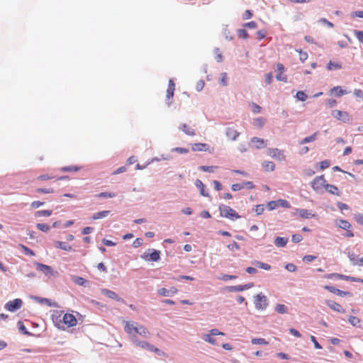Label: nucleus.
<instances>
[{
    "label": "nucleus",
    "mask_w": 363,
    "mask_h": 363,
    "mask_svg": "<svg viewBox=\"0 0 363 363\" xmlns=\"http://www.w3.org/2000/svg\"><path fill=\"white\" fill-rule=\"evenodd\" d=\"M51 320L54 325L61 330H65L77 325L76 317L72 313H65L64 311L54 310L51 315Z\"/></svg>",
    "instance_id": "1"
},
{
    "label": "nucleus",
    "mask_w": 363,
    "mask_h": 363,
    "mask_svg": "<svg viewBox=\"0 0 363 363\" xmlns=\"http://www.w3.org/2000/svg\"><path fill=\"white\" fill-rule=\"evenodd\" d=\"M219 211L220 216L231 220L238 219L240 218V216L234 209L226 205H220L219 206Z\"/></svg>",
    "instance_id": "2"
},
{
    "label": "nucleus",
    "mask_w": 363,
    "mask_h": 363,
    "mask_svg": "<svg viewBox=\"0 0 363 363\" xmlns=\"http://www.w3.org/2000/svg\"><path fill=\"white\" fill-rule=\"evenodd\" d=\"M327 184L324 175L316 177L311 182V186L316 192H322L325 189Z\"/></svg>",
    "instance_id": "3"
},
{
    "label": "nucleus",
    "mask_w": 363,
    "mask_h": 363,
    "mask_svg": "<svg viewBox=\"0 0 363 363\" xmlns=\"http://www.w3.org/2000/svg\"><path fill=\"white\" fill-rule=\"evenodd\" d=\"M254 303L257 310H265L268 306V300L266 296L259 294L254 298Z\"/></svg>",
    "instance_id": "4"
},
{
    "label": "nucleus",
    "mask_w": 363,
    "mask_h": 363,
    "mask_svg": "<svg viewBox=\"0 0 363 363\" xmlns=\"http://www.w3.org/2000/svg\"><path fill=\"white\" fill-rule=\"evenodd\" d=\"M223 332L219 331L218 329H211L207 334H203L202 336L203 340L213 345H217L218 342L213 336L224 335Z\"/></svg>",
    "instance_id": "5"
},
{
    "label": "nucleus",
    "mask_w": 363,
    "mask_h": 363,
    "mask_svg": "<svg viewBox=\"0 0 363 363\" xmlns=\"http://www.w3.org/2000/svg\"><path fill=\"white\" fill-rule=\"evenodd\" d=\"M36 269L43 273L47 277H58L59 273L55 271L50 266L42 263H36Z\"/></svg>",
    "instance_id": "6"
},
{
    "label": "nucleus",
    "mask_w": 363,
    "mask_h": 363,
    "mask_svg": "<svg viewBox=\"0 0 363 363\" xmlns=\"http://www.w3.org/2000/svg\"><path fill=\"white\" fill-rule=\"evenodd\" d=\"M335 225L337 227H339L340 228L343 229L347 231L346 233L345 234V237H347V238L354 237V233L350 230L352 225L347 220H342V219L337 220L335 221Z\"/></svg>",
    "instance_id": "7"
},
{
    "label": "nucleus",
    "mask_w": 363,
    "mask_h": 363,
    "mask_svg": "<svg viewBox=\"0 0 363 363\" xmlns=\"http://www.w3.org/2000/svg\"><path fill=\"white\" fill-rule=\"evenodd\" d=\"M332 116L338 121L347 123L350 121V116L347 111L334 110L332 111Z\"/></svg>",
    "instance_id": "8"
},
{
    "label": "nucleus",
    "mask_w": 363,
    "mask_h": 363,
    "mask_svg": "<svg viewBox=\"0 0 363 363\" xmlns=\"http://www.w3.org/2000/svg\"><path fill=\"white\" fill-rule=\"evenodd\" d=\"M23 304V301L20 298H16L13 301H10L5 305V308L9 311H15L19 309Z\"/></svg>",
    "instance_id": "9"
},
{
    "label": "nucleus",
    "mask_w": 363,
    "mask_h": 363,
    "mask_svg": "<svg viewBox=\"0 0 363 363\" xmlns=\"http://www.w3.org/2000/svg\"><path fill=\"white\" fill-rule=\"evenodd\" d=\"M267 154L271 157L279 161H283L285 160V155L284 152L277 148H270L267 150Z\"/></svg>",
    "instance_id": "10"
},
{
    "label": "nucleus",
    "mask_w": 363,
    "mask_h": 363,
    "mask_svg": "<svg viewBox=\"0 0 363 363\" xmlns=\"http://www.w3.org/2000/svg\"><path fill=\"white\" fill-rule=\"evenodd\" d=\"M141 258L145 261L157 262L160 259V252L156 250H152L151 253L145 252L141 256Z\"/></svg>",
    "instance_id": "11"
},
{
    "label": "nucleus",
    "mask_w": 363,
    "mask_h": 363,
    "mask_svg": "<svg viewBox=\"0 0 363 363\" xmlns=\"http://www.w3.org/2000/svg\"><path fill=\"white\" fill-rule=\"evenodd\" d=\"M138 327V324L135 322L127 321L125 325L124 330L125 331L131 336V338L133 336H136V331Z\"/></svg>",
    "instance_id": "12"
},
{
    "label": "nucleus",
    "mask_w": 363,
    "mask_h": 363,
    "mask_svg": "<svg viewBox=\"0 0 363 363\" xmlns=\"http://www.w3.org/2000/svg\"><path fill=\"white\" fill-rule=\"evenodd\" d=\"M131 340H132L133 343L136 347H140L142 349L147 350H149V351L150 350L152 345H150L147 342L143 341V340H139L138 338L136 336H133L131 338Z\"/></svg>",
    "instance_id": "13"
},
{
    "label": "nucleus",
    "mask_w": 363,
    "mask_h": 363,
    "mask_svg": "<svg viewBox=\"0 0 363 363\" xmlns=\"http://www.w3.org/2000/svg\"><path fill=\"white\" fill-rule=\"evenodd\" d=\"M295 214L302 218H311L315 216V213H313L311 211L303 208H296Z\"/></svg>",
    "instance_id": "14"
},
{
    "label": "nucleus",
    "mask_w": 363,
    "mask_h": 363,
    "mask_svg": "<svg viewBox=\"0 0 363 363\" xmlns=\"http://www.w3.org/2000/svg\"><path fill=\"white\" fill-rule=\"evenodd\" d=\"M324 289L329 291L330 292L337 294L340 296H352L350 292L340 290V289H336L332 286H325Z\"/></svg>",
    "instance_id": "15"
},
{
    "label": "nucleus",
    "mask_w": 363,
    "mask_h": 363,
    "mask_svg": "<svg viewBox=\"0 0 363 363\" xmlns=\"http://www.w3.org/2000/svg\"><path fill=\"white\" fill-rule=\"evenodd\" d=\"M191 150L194 152L209 151V145L206 143H198L191 144Z\"/></svg>",
    "instance_id": "16"
},
{
    "label": "nucleus",
    "mask_w": 363,
    "mask_h": 363,
    "mask_svg": "<svg viewBox=\"0 0 363 363\" xmlns=\"http://www.w3.org/2000/svg\"><path fill=\"white\" fill-rule=\"evenodd\" d=\"M253 286V284H247L245 285H238V286H228V291H242L246 289H249Z\"/></svg>",
    "instance_id": "17"
},
{
    "label": "nucleus",
    "mask_w": 363,
    "mask_h": 363,
    "mask_svg": "<svg viewBox=\"0 0 363 363\" xmlns=\"http://www.w3.org/2000/svg\"><path fill=\"white\" fill-rule=\"evenodd\" d=\"M325 303L332 310L335 311L339 313L345 312V310L342 308V306L335 301L327 300L325 301Z\"/></svg>",
    "instance_id": "18"
},
{
    "label": "nucleus",
    "mask_w": 363,
    "mask_h": 363,
    "mask_svg": "<svg viewBox=\"0 0 363 363\" xmlns=\"http://www.w3.org/2000/svg\"><path fill=\"white\" fill-rule=\"evenodd\" d=\"M179 129L188 135L194 136L196 135L195 130L186 123L181 124Z\"/></svg>",
    "instance_id": "19"
},
{
    "label": "nucleus",
    "mask_w": 363,
    "mask_h": 363,
    "mask_svg": "<svg viewBox=\"0 0 363 363\" xmlns=\"http://www.w3.org/2000/svg\"><path fill=\"white\" fill-rule=\"evenodd\" d=\"M160 295L162 296H170L177 293V289L175 287H172L170 289L162 288L158 290Z\"/></svg>",
    "instance_id": "20"
},
{
    "label": "nucleus",
    "mask_w": 363,
    "mask_h": 363,
    "mask_svg": "<svg viewBox=\"0 0 363 363\" xmlns=\"http://www.w3.org/2000/svg\"><path fill=\"white\" fill-rule=\"evenodd\" d=\"M227 137L232 140H235L239 135V133L234 128H227L225 130Z\"/></svg>",
    "instance_id": "21"
},
{
    "label": "nucleus",
    "mask_w": 363,
    "mask_h": 363,
    "mask_svg": "<svg viewBox=\"0 0 363 363\" xmlns=\"http://www.w3.org/2000/svg\"><path fill=\"white\" fill-rule=\"evenodd\" d=\"M102 294L107 296L109 298L116 300L118 301H121V298L118 296L116 293L109 289H104L101 291Z\"/></svg>",
    "instance_id": "22"
},
{
    "label": "nucleus",
    "mask_w": 363,
    "mask_h": 363,
    "mask_svg": "<svg viewBox=\"0 0 363 363\" xmlns=\"http://www.w3.org/2000/svg\"><path fill=\"white\" fill-rule=\"evenodd\" d=\"M195 185L199 189L200 194L203 196H209L208 193L206 192V190H205L206 186L204 185V184L201 180L197 179L195 182Z\"/></svg>",
    "instance_id": "23"
},
{
    "label": "nucleus",
    "mask_w": 363,
    "mask_h": 363,
    "mask_svg": "<svg viewBox=\"0 0 363 363\" xmlns=\"http://www.w3.org/2000/svg\"><path fill=\"white\" fill-rule=\"evenodd\" d=\"M325 190L330 194L335 196L340 195V191L339 189L335 185L328 184Z\"/></svg>",
    "instance_id": "24"
},
{
    "label": "nucleus",
    "mask_w": 363,
    "mask_h": 363,
    "mask_svg": "<svg viewBox=\"0 0 363 363\" xmlns=\"http://www.w3.org/2000/svg\"><path fill=\"white\" fill-rule=\"evenodd\" d=\"M330 92L336 96H341L347 93L346 90L342 89L340 86H334L330 89Z\"/></svg>",
    "instance_id": "25"
},
{
    "label": "nucleus",
    "mask_w": 363,
    "mask_h": 363,
    "mask_svg": "<svg viewBox=\"0 0 363 363\" xmlns=\"http://www.w3.org/2000/svg\"><path fill=\"white\" fill-rule=\"evenodd\" d=\"M136 334H138L144 337H149L150 336V331L144 326L139 325L136 331Z\"/></svg>",
    "instance_id": "26"
},
{
    "label": "nucleus",
    "mask_w": 363,
    "mask_h": 363,
    "mask_svg": "<svg viewBox=\"0 0 363 363\" xmlns=\"http://www.w3.org/2000/svg\"><path fill=\"white\" fill-rule=\"evenodd\" d=\"M55 246L58 249H62L66 251H71L72 250V247L69 245H68L67 242L62 241H56L55 242Z\"/></svg>",
    "instance_id": "27"
},
{
    "label": "nucleus",
    "mask_w": 363,
    "mask_h": 363,
    "mask_svg": "<svg viewBox=\"0 0 363 363\" xmlns=\"http://www.w3.org/2000/svg\"><path fill=\"white\" fill-rule=\"evenodd\" d=\"M288 239L283 237H277L274 240V244L277 247H284L286 245Z\"/></svg>",
    "instance_id": "28"
},
{
    "label": "nucleus",
    "mask_w": 363,
    "mask_h": 363,
    "mask_svg": "<svg viewBox=\"0 0 363 363\" xmlns=\"http://www.w3.org/2000/svg\"><path fill=\"white\" fill-rule=\"evenodd\" d=\"M251 142L255 144L257 148H262L265 146V142L263 139L254 137L251 139Z\"/></svg>",
    "instance_id": "29"
},
{
    "label": "nucleus",
    "mask_w": 363,
    "mask_h": 363,
    "mask_svg": "<svg viewBox=\"0 0 363 363\" xmlns=\"http://www.w3.org/2000/svg\"><path fill=\"white\" fill-rule=\"evenodd\" d=\"M317 135H318V133L315 132L313 135H311V136H308V137H306V138H303L302 140L299 141L298 143H299V145H303L305 143L313 142L314 140H316Z\"/></svg>",
    "instance_id": "30"
},
{
    "label": "nucleus",
    "mask_w": 363,
    "mask_h": 363,
    "mask_svg": "<svg viewBox=\"0 0 363 363\" xmlns=\"http://www.w3.org/2000/svg\"><path fill=\"white\" fill-rule=\"evenodd\" d=\"M72 281L79 286H85L87 283V281L83 277L74 276L72 277Z\"/></svg>",
    "instance_id": "31"
},
{
    "label": "nucleus",
    "mask_w": 363,
    "mask_h": 363,
    "mask_svg": "<svg viewBox=\"0 0 363 363\" xmlns=\"http://www.w3.org/2000/svg\"><path fill=\"white\" fill-rule=\"evenodd\" d=\"M109 214H110V211H100V212L94 213L93 215V216H92V218L94 220H97V219H100V218L106 217Z\"/></svg>",
    "instance_id": "32"
},
{
    "label": "nucleus",
    "mask_w": 363,
    "mask_h": 363,
    "mask_svg": "<svg viewBox=\"0 0 363 363\" xmlns=\"http://www.w3.org/2000/svg\"><path fill=\"white\" fill-rule=\"evenodd\" d=\"M275 311L280 314H284L288 312V308L284 304L278 303L275 306Z\"/></svg>",
    "instance_id": "33"
},
{
    "label": "nucleus",
    "mask_w": 363,
    "mask_h": 363,
    "mask_svg": "<svg viewBox=\"0 0 363 363\" xmlns=\"http://www.w3.org/2000/svg\"><path fill=\"white\" fill-rule=\"evenodd\" d=\"M262 167L264 169V170L267 172H272L275 169L274 163L270 161L264 162L262 164Z\"/></svg>",
    "instance_id": "34"
},
{
    "label": "nucleus",
    "mask_w": 363,
    "mask_h": 363,
    "mask_svg": "<svg viewBox=\"0 0 363 363\" xmlns=\"http://www.w3.org/2000/svg\"><path fill=\"white\" fill-rule=\"evenodd\" d=\"M253 264L259 269H263L265 270H269L271 269V266L267 263H264L259 261H255Z\"/></svg>",
    "instance_id": "35"
},
{
    "label": "nucleus",
    "mask_w": 363,
    "mask_h": 363,
    "mask_svg": "<svg viewBox=\"0 0 363 363\" xmlns=\"http://www.w3.org/2000/svg\"><path fill=\"white\" fill-rule=\"evenodd\" d=\"M341 278L342 280L350 281H353V282H360V283L363 284V279L361 278L346 276V275H344V277H341Z\"/></svg>",
    "instance_id": "36"
},
{
    "label": "nucleus",
    "mask_w": 363,
    "mask_h": 363,
    "mask_svg": "<svg viewBox=\"0 0 363 363\" xmlns=\"http://www.w3.org/2000/svg\"><path fill=\"white\" fill-rule=\"evenodd\" d=\"M327 68L329 70L339 69L342 68L341 64L330 61L327 65Z\"/></svg>",
    "instance_id": "37"
},
{
    "label": "nucleus",
    "mask_w": 363,
    "mask_h": 363,
    "mask_svg": "<svg viewBox=\"0 0 363 363\" xmlns=\"http://www.w3.org/2000/svg\"><path fill=\"white\" fill-rule=\"evenodd\" d=\"M19 247L22 249V250L23 251V252L26 255H30V256H34L35 255V252L32 250H30L28 247H26V245L20 244L19 245Z\"/></svg>",
    "instance_id": "38"
},
{
    "label": "nucleus",
    "mask_w": 363,
    "mask_h": 363,
    "mask_svg": "<svg viewBox=\"0 0 363 363\" xmlns=\"http://www.w3.org/2000/svg\"><path fill=\"white\" fill-rule=\"evenodd\" d=\"M296 97L299 101H305L307 99L308 96L304 91H298L296 94Z\"/></svg>",
    "instance_id": "39"
},
{
    "label": "nucleus",
    "mask_w": 363,
    "mask_h": 363,
    "mask_svg": "<svg viewBox=\"0 0 363 363\" xmlns=\"http://www.w3.org/2000/svg\"><path fill=\"white\" fill-rule=\"evenodd\" d=\"M277 203L279 207L281 206L285 208H289L291 207L289 202L284 199H279L277 201Z\"/></svg>",
    "instance_id": "40"
},
{
    "label": "nucleus",
    "mask_w": 363,
    "mask_h": 363,
    "mask_svg": "<svg viewBox=\"0 0 363 363\" xmlns=\"http://www.w3.org/2000/svg\"><path fill=\"white\" fill-rule=\"evenodd\" d=\"M36 227L38 230L45 233L48 232L50 229V226L45 223H38Z\"/></svg>",
    "instance_id": "41"
},
{
    "label": "nucleus",
    "mask_w": 363,
    "mask_h": 363,
    "mask_svg": "<svg viewBox=\"0 0 363 363\" xmlns=\"http://www.w3.org/2000/svg\"><path fill=\"white\" fill-rule=\"evenodd\" d=\"M238 35L242 39H247L249 37L248 33L245 29H239L238 31Z\"/></svg>",
    "instance_id": "42"
},
{
    "label": "nucleus",
    "mask_w": 363,
    "mask_h": 363,
    "mask_svg": "<svg viewBox=\"0 0 363 363\" xmlns=\"http://www.w3.org/2000/svg\"><path fill=\"white\" fill-rule=\"evenodd\" d=\"M348 321L354 326H357L360 323V320L355 316H350Z\"/></svg>",
    "instance_id": "43"
},
{
    "label": "nucleus",
    "mask_w": 363,
    "mask_h": 363,
    "mask_svg": "<svg viewBox=\"0 0 363 363\" xmlns=\"http://www.w3.org/2000/svg\"><path fill=\"white\" fill-rule=\"evenodd\" d=\"M227 247L230 251H235L240 250V245L238 242L233 241L232 243L228 245Z\"/></svg>",
    "instance_id": "44"
},
{
    "label": "nucleus",
    "mask_w": 363,
    "mask_h": 363,
    "mask_svg": "<svg viewBox=\"0 0 363 363\" xmlns=\"http://www.w3.org/2000/svg\"><path fill=\"white\" fill-rule=\"evenodd\" d=\"M252 343L254 345H267L268 342L264 338H254L252 340Z\"/></svg>",
    "instance_id": "45"
},
{
    "label": "nucleus",
    "mask_w": 363,
    "mask_h": 363,
    "mask_svg": "<svg viewBox=\"0 0 363 363\" xmlns=\"http://www.w3.org/2000/svg\"><path fill=\"white\" fill-rule=\"evenodd\" d=\"M80 169V167L76 166H69L65 167L61 169L62 172H77Z\"/></svg>",
    "instance_id": "46"
},
{
    "label": "nucleus",
    "mask_w": 363,
    "mask_h": 363,
    "mask_svg": "<svg viewBox=\"0 0 363 363\" xmlns=\"http://www.w3.org/2000/svg\"><path fill=\"white\" fill-rule=\"evenodd\" d=\"M228 76L225 72H223L220 74V83L223 86H226L228 82Z\"/></svg>",
    "instance_id": "47"
},
{
    "label": "nucleus",
    "mask_w": 363,
    "mask_h": 363,
    "mask_svg": "<svg viewBox=\"0 0 363 363\" xmlns=\"http://www.w3.org/2000/svg\"><path fill=\"white\" fill-rule=\"evenodd\" d=\"M265 123V121L263 118H258L254 121V125L258 128H262Z\"/></svg>",
    "instance_id": "48"
},
{
    "label": "nucleus",
    "mask_w": 363,
    "mask_h": 363,
    "mask_svg": "<svg viewBox=\"0 0 363 363\" xmlns=\"http://www.w3.org/2000/svg\"><path fill=\"white\" fill-rule=\"evenodd\" d=\"M100 198H113L116 196V194L109 192H101L97 195Z\"/></svg>",
    "instance_id": "49"
},
{
    "label": "nucleus",
    "mask_w": 363,
    "mask_h": 363,
    "mask_svg": "<svg viewBox=\"0 0 363 363\" xmlns=\"http://www.w3.org/2000/svg\"><path fill=\"white\" fill-rule=\"evenodd\" d=\"M36 191L38 193H43V194H52L54 193V189L52 188H39L36 189Z\"/></svg>",
    "instance_id": "50"
},
{
    "label": "nucleus",
    "mask_w": 363,
    "mask_h": 363,
    "mask_svg": "<svg viewBox=\"0 0 363 363\" xmlns=\"http://www.w3.org/2000/svg\"><path fill=\"white\" fill-rule=\"evenodd\" d=\"M52 214V211L50 210H43L38 211L36 213V215L38 216H50Z\"/></svg>",
    "instance_id": "51"
},
{
    "label": "nucleus",
    "mask_w": 363,
    "mask_h": 363,
    "mask_svg": "<svg viewBox=\"0 0 363 363\" xmlns=\"http://www.w3.org/2000/svg\"><path fill=\"white\" fill-rule=\"evenodd\" d=\"M172 152H176L179 154H186L189 152V149L184 147H174L172 150Z\"/></svg>",
    "instance_id": "52"
},
{
    "label": "nucleus",
    "mask_w": 363,
    "mask_h": 363,
    "mask_svg": "<svg viewBox=\"0 0 363 363\" xmlns=\"http://www.w3.org/2000/svg\"><path fill=\"white\" fill-rule=\"evenodd\" d=\"M354 34L357 40L363 44V31L362 30H354Z\"/></svg>",
    "instance_id": "53"
},
{
    "label": "nucleus",
    "mask_w": 363,
    "mask_h": 363,
    "mask_svg": "<svg viewBox=\"0 0 363 363\" xmlns=\"http://www.w3.org/2000/svg\"><path fill=\"white\" fill-rule=\"evenodd\" d=\"M354 218L357 223L363 225V214L362 213H356L354 216Z\"/></svg>",
    "instance_id": "54"
},
{
    "label": "nucleus",
    "mask_w": 363,
    "mask_h": 363,
    "mask_svg": "<svg viewBox=\"0 0 363 363\" xmlns=\"http://www.w3.org/2000/svg\"><path fill=\"white\" fill-rule=\"evenodd\" d=\"M264 211V206L263 204L257 205L255 211L257 215H261Z\"/></svg>",
    "instance_id": "55"
},
{
    "label": "nucleus",
    "mask_w": 363,
    "mask_h": 363,
    "mask_svg": "<svg viewBox=\"0 0 363 363\" xmlns=\"http://www.w3.org/2000/svg\"><path fill=\"white\" fill-rule=\"evenodd\" d=\"M341 277H344V275L337 273L328 274L325 275V278L326 279L337 278L339 279H342Z\"/></svg>",
    "instance_id": "56"
},
{
    "label": "nucleus",
    "mask_w": 363,
    "mask_h": 363,
    "mask_svg": "<svg viewBox=\"0 0 363 363\" xmlns=\"http://www.w3.org/2000/svg\"><path fill=\"white\" fill-rule=\"evenodd\" d=\"M216 167L213 166H201L199 169L203 172H213Z\"/></svg>",
    "instance_id": "57"
},
{
    "label": "nucleus",
    "mask_w": 363,
    "mask_h": 363,
    "mask_svg": "<svg viewBox=\"0 0 363 363\" xmlns=\"http://www.w3.org/2000/svg\"><path fill=\"white\" fill-rule=\"evenodd\" d=\"M303 240V237L300 234H295L292 235L291 240L295 242L298 243L300 242Z\"/></svg>",
    "instance_id": "58"
},
{
    "label": "nucleus",
    "mask_w": 363,
    "mask_h": 363,
    "mask_svg": "<svg viewBox=\"0 0 363 363\" xmlns=\"http://www.w3.org/2000/svg\"><path fill=\"white\" fill-rule=\"evenodd\" d=\"M267 206L269 210L272 211L277 208H278V204L277 203V201H272L267 203Z\"/></svg>",
    "instance_id": "59"
},
{
    "label": "nucleus",
    "mask_w": 363,
    "mask_h": 363,
    "mask_svg": "<svg viewBox=\"0 0 363 363\" xmlns=\"http://www.w3.org/2000/svg\"><path fill=\"white\" fill-rule=\"evenodd\" d=\"M286 269H287L289 272H296V266L292 263H289L285 266Z\"/></svg>",
    "instance_id": "60"
},
{
    "label": "nucleus",
    "mask_w": 363,
    "mask_h": 363,
    "mask_svg": "<svg viewBox=\"0 0 363 363\" xmlns=\"http://www.w3.org/2000/svg\"><path fill=\"white\" fill-rule=\"evenodd\" d=\"M316 258L317 257L314 255H306L303 257V261L305 262H311L315 260Z\"/></svg>",
    "instance_id": "61"
},
{
    "label": "nucleus",
    "mask_w": 363,
    "mask_h": 363,
    "mask_svg": "<svg viewBox=\"0 0 363 363\" xmlns=\"http://www.w3.org/2000/svg\"><path fill=\"white\" fill-rule=\"evenodd\" d=\"M299 52V59L301 62H304L308 58V53L306 52H303L301 50L298 51Z\"/></svg>",
    "instance_id": "62"
},
{
    "label": "nucleus",
    "mask_w": 363,
    "mask_h": 363,
    "mask_svg": "<svg viewBox=\"0 0 363 363\" xmlns=\"http://www.w3.org/2000/svg\"><path fill=\"white\" fill-rule=\"evenodd\" d=\"M231 189L234 191H238L243 189V185L242 184H234L232 185Z\"/></svg>",
    "instance_id": "63"
},
{
    "label": "nucleus",
    "mask_w": 363,
    "mask_h": 363,
    "mask_svg": "<svg viewBox=\"0 0 363 363\" xmlns=\"http://www.w3.org/2000/svg\"><path fill=\"white\" fill-rule=\"evenodd\" d=\"M265 81L267 84H272L273 81V75L272 73H268L265 75Z\"/></svg>",
    "instance_id": "64"
}]
</instances>
